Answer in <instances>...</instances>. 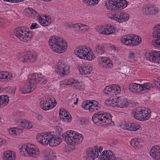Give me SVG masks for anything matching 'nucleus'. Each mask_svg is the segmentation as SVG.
<instances>
[{"label": "nucleus", "instance_id": "f257e3e1", "mask_svg": "<svg viewBox=\"0 0 160 160\" xmlns=\"http://www.w3.org/2000/svg\"><path fill=\"white\" fill-rule=\"evenodd\" d=\"M48 81L47 78L42 74L33 73L28 76V79L23 88V93H29L36 88L38 82L41 84H45Z\"/></svg>", "mask_w": 160, "mask_h": 160}, {"label": "nucleus", "instance_id": "f03ea898", "mask_svg": "<svg viewBox=\"0 0 160 160\" xmlns=\"http://www.w3.org/2000/svg\"><path fill=\"white\" fill-rule=\"evenodd\" d=\"M50 48L55 52L61 53L64 52L67 48V43L62 38L56 36L51 37L48 42Z\"/></svg>", "mask_w": 160, "mask_h": 160}, {"label": "nucleus", "instance_id": "7ed1b4c3", "mask_svg": "<svg viewBox=\"0 0 160 160\" xmlns=\"http://www.w3.org/2000/svg\"><path fill=\"white\" fill-rule=\"evenodd\" d=\"M62 137L67 143L72 144L81 142L83 138L82 134L72 130L68 131L63 133Z\"/></svg>", "mask_w": 160, "mask_h": 160}, {"label": "nucleus", "instance_id": "20e7f679", "mask_svg": "<svg viewBox=\"0 0 160 160\" xmlns=\"http://www.w3.org/2000/svg\"><path fill=\"white\" fill-rule=\"evenodd\" d=\"M112 116L108 112H100L95 113L92 117V120L95 124L109 125L112 121Z\"/></svg>", "mask_w": 160, "mask_h": 160}, {"label": "nucleus", "instance_id": "39448f33", "mask_svg": "<svg viewBox=\"0 0 160 160\" xmlns=\"http://www.w3.org/2000/svg\"><path fill=\"white\" fill-rule=\"evenodd\" d=\"M75 54L80 58L88 60H92L94 59L95 56L90 48L85 46H81L76 48Z\"/></svg>", "mask_w": 160, "mask_h": 160}, {"label": "nucleus", "instance_id": "423d86ee", "mask_svg": "<svg viewBox=\"0 0 160 160\" xmlns=\"http://www.w3.org/2000/svg\"><path fill=\"white\" fill-rule=\"evenodd\" d=\"M153 87L152 84L148 82L142 84L133 83L129 85L128 88L132 92L144 93L151 89Z\"/></svg>", "mask_w": 160, "mask_h": 160}, {"label": "nucleus", "instance_id": "0eeeda50", "mask_svg": "<svg viewBox=\"0 0 160 160\" xmlns=\"http://www.w3.org/2000/svg\"><path fill=\"white\" fill-rule=\"evenodd\" d=\"M38 55L34 51L31 52H21L17 55V58L23 62H33L37 60Z\"/></svg>", "mask_w": 160, "mask_h": 160}, {"label": "nucleus", "instance_id": "6e6552de", "mask_svg": "<svg viewBox=\"0 0 160 160\" xmlns=\"http://www.w3.org/2000/svg\"><path fill=\"white\" fill-rule=\"evenodd\" d=\"M150 111L143 110L140 108L136 109L132 113V115L135 119L144 121L149 119L150 118Z\"/></svg>", "mask_w": 160, "mask_h": 160}, {"label": "nucleus", "instance_id": "1a4fd4ad", "mask_svg": "<svg viewBox=\"0 0 160 160\" xmlns=\"http://www.w3.org/2000/svg\"><path fill=\"white\" fill-rule=\"evenodd\" d=\"M23 27H18L14 31V34L20 40L26 42L29 41L33 37L32 33L23 30Z\"/></svg>", "mask_w": 160, "mask_h": 160}, {"label": "nucleus", "instance_id": "9d476101", "mask_svg": "<svg viewBox=\"0 0 160 160\" xmlns=\"http://www.w3.org/2000/svg\"><path fill=\"white\" fill-rule=\"evenodd\" d=\"M141 40V38L138 36L129 35L122 37L121 41L125 45L133 46L139 44Z\"/></svg>", "mask_w": 160, "mask_h": 160}, {"label": "nucleus", "instance_id": "9b49d317", "mask_svg": "<svg viewBox=\"0 0 160 160\" xmlns=\"http://www.w3.org/2000/svg\"><path fill=\"white\" fill-rule=\"evenodd\" d=\"M40 107L45 111L53 108L56 105L57 103L53 97L46 96L43 100L40 102Z\"/></svg>", "mask_w": 160, "mask_h": 160}, {"label": "nucleus", "instance_id": "f8f14e48", "mask_svg": "<svg viewBox=\"0 0 160 160\" xmlns=\"http://www.w3.org/2000/svg\"><path fill=\"white\" fill-rule=\"evenodd\" d=\"M152 35L156 39L152 40V44L155 47L160 48V24L156 25L153 27Z\"/></svg>", "mask_w": 160, "mask_h": 160}, {"label": "nucleus", "instance_id": "ddd939ff", "mask_svg": "<svg viewBox=\"0 0 160 160\" xmlns=\"http://www.w3.org/2000/svg\"><path fill=\"white\" fill-rule=\"evenodd\" d=\"M70 67L62 61H59L56 68V71L61 76H64L68 74L69 72Z\"/></svg>", "mask_w": 160, "mask_h": 160}, {"label": "nucleus", "instance_id": "4468645a", "mask_svg": "<svg viewBox=\"0 0 160 160\" xmlns=\"http://www.w3.org/2000/svg\"><path fill=\"white\" fill-rule=\"evenodd\" d=\"M121 91L119 86L116 84H112L106 86L103 90V92L106 95L114 96L120 93Z\"/></svg>", "mask_w": 160, "mask_h": 160}, {"label": "nucleus", "instance_id": "2eb2a0df", "mask_svg": "<svg viewBox=\"0 0 160 160\" xmlns=\"http://www.w3.org/2000/svg\"><path fill=\"white\" fill-rule=\"evenodd\" d=\"M142 10L143 14L145 15H154L158 13V11L157 8L150 4L143 5Z\"/></svg>", "mask_w": 160, "mask_h": 160}, {"label": "nucleus", "instance_id": "dca6fc26", "mask_svg": "<svg viewBox=\"0 0 160 160\" xmlns=\"http://www.w3.org/2000/svg\"><path fill=\"white\" fill-rule=\"evenodd\" d=\"M147 60L155 62L160 63V52L154 51L145 54Z\"/></svg>", "mask_w": 160, "mask_h": 160}, {"label": "nucleus", "instance_id": "f3484780", "mask_svg": "<svg viewBox=\"0 0 160 160\" xmlns=\"http://www.w3.org/2000/svg\"><path fill=\"white\" fill-rule=\"evenodd\" d=\"M51 132H43L40 133L37 136L36 139L37 141L42 144L48 145V140L51 136Z\"/></svg>", "mask_w": 160, "mask_h": 160}, {"label": "nucleus", "instance_id": "a211bd4d", "mask_svg": "<svg viewBox=\"0 0 160 160\" xmlns=\"http://www.w3.org/2000/svg\"><path fill=\"white\" fill-rule=\"evenodd\" d=\"M25 151L30 156L34 157H37L39 154L38 150L34 145L29 143L28 144L26 147Z\"/></svg>", "mask_w": 160, "mask_h": 160}, {"label": "nucleus", "instance_id": "6ab92c4d", "mask_svg": "<svg viewBox=\"0 0 160 160\" xmlns=\"http://www.w3.org/2000/svg\"><path fill=\"white\" fill-rule=\"evenodd\" d=\"M129 15L124 12H120L115 14L112 17L114 20H116L119 22H122L127 21L129 19Z\"/></svg>", "mask_w": 160, "mask_h": 160}, {"label": "nucleus", "instance_id": "aec40b11", "mask_svg": "<svg viewBox=\"0 0 160 160\" xmlns=\"http://www.w3.org/2000/svg\"><path fill=\"white\" fill-rule=\"evenodd\" d=\"M150 154L156 160L160 159V146H156L152 147L150 152Z\"/></svg>", "mask_w": 160, "mask_h": 160}, {"label": "nucleus", "instance_id": "412c9836", "mask_svg": "<svg viewBox=\"0 0 160 160\" xmlns=\"http://www.w3.org/2000/svg\"><path fill=\"white\" fill-rule=\"evenodd\" d=\"M99 59V65L101 67L108 68L112 66L111 61L108 58L102 57Z\"/></svg>", "mask_w": 160, "mask_h": 160}, {"label": "nucleus", "instance_id": "4be33fe9", "mask_svg": "<svg viewBox=\"0 0 160 160\" xmlns=\"http://www.w3.org/2000/svg\"><path fill=\"white\" fill-rule=\"evenodd\" d=\"M92 67L89 65L84 64L79 66L78 70L81 74H86L90 73L92 70Z\"/></svg>", "mask_w": 160, "mask_h": 160}, {"label": "nucleus", "instance_id": "5701e85b", "mask_svg": "<svg viewBox=\"0 0 160 160\" xmlns=\"http://www.w3.org/2000/svg\"><path fill=\"white\" fill-rule=\"evenodd\" d=\"M51 136L49 138L50 139L48 140V143L51 147H55L61 142V139L60 138L52 135L51 133Z\"/></svg>", "mask_w": 160, "mask_h": 160}, {"label": "nucleus", "instance_id": "b1692460", "mask_svg": "<svg viewBox=\"0 0 160 160\" xmlns=\"http://www.w3.org/2000/svg\"><path fill=\"white\" fill-rule=\"evenodd\" d=\"M69 112H67L65 110H59V116L61 120L65 122H68L71 121L72 118L70 117ZM70 116L71 115H70Z\"/></svg>", "mask_w": 160, "mask_h": 160}, {"label": "nucleus", "instance_id": "393cba45", "mask_svg": "<svg viewBox=\"0 0 160 160\" xmlns=\"http://www.w3.org/2000/svg\"><path fill=\"white\" fill-rule=\"evenodd\" d=\"M87 160H93L97 158H98V152H95L94 148H89L88 149L87 152Z\"/></svg>", "mask_w": 160, "mask_h": 160}, {"label": "nucleus", "instance_id": "a878e982", "mask_svg": "<svg viewBox=\"0 0 160 160\" xmlns=\"http://www.w3.org/2000/svg\"><path fill=\"white\" fill-rule=\"evenodd\" d=\"M116 0H107L105 2V6L107 9L115 11H117Z\"/></svg>", "mask_w": 160, "mask_h": 160}, {"label": "nucleus", "instance_id": "bb28decb", "mask_svg": "<svg viewBox=\"0 0 160 160\" xmlns=\"http://www.w3.org/2000/svg\"><path fill=\"white\" fill-rule=\"evenodd\" d=\"M131 145L136 149H138L142 147L144 145L143 141L137 138L132 139L130 142Z\"/></svg>", "mask_w": 160, "mask_h": 160}, {"label": "nucleus", "instance_id": "cd10ccee", "mask_svg": "<svg viewBox=\"0 0 160 160\" xmlns=\"http://www.w3.org/2000/svg\"><path fill=\"white\" fill-rule=\"evenodd\" d=\"M15 158L16 154L14 151L7 150L4 152L3 158L4 160H15Z\"/></svg>", "mask_w": 160, "mask_h": 160}, {"label": "nucleus", "instance_id": "c85d7f7f", "mask_svg": "<svg viewBox=\"0 0 160 160\" xmlns=\"http://www.w3.org/2000/svg\"><path fill=\"white\" fill-rule=\"evenodd\" d=\"M128 104L129 102L126 98L121 97L117 98V107L122 108L127 107Z\"/></svg>", "mask_w": 160, "mask_h": 160}, {"label": "nucleus", "instance_id": "c756f323", "mask_svg": "<svg viewBox=\"0 0 160 160\" xmlns=\"http://www.w3.org/2000/svg\"><path fill=\"white\" fill-rule=\"evenodd\" d=\"M99 103L95 100L90 101V104L89 107L88 108V110L90 112H93L96 110L99 109L100 107L98 106Z\"/></svg>", "mask_w": 160, "mask_h": 160}, {"label": "nucleus", "instance_id": "7c9ffc66", "mask_svg": "<svg viewBox=\"0 0 160 160\" xmlns=\"http://www.w3.org/2000/svg\"><path fill=\"white\" fill-rule=\"evenodd\" d=\"M117 11L121 10L126 8L127 6V2L125 0H116Z\"/></svg>", "mask_w": 160, "mask_h": 160}, {"label": "nucleus", "instance_id": "2f4dec72", "mask_svg": "<svg viewBox=\"0 0 160 160\" xmlns=\"http://www.w3.org/2000/svg\"><path fill=\"white\" fill-rule=\"evenodd\" d=\"M45 18H43L41 17H39V22L40 24L43 26H47L51 23L50 19L47 16L44 15Z\"/></svg>", "mask_w": 160, "mask_h": 160}, {"label": "nucleus", "instance_id": "473e14b6", "mask_svg": "<svg viewBox=\"0 0 160 160\" xmlns=\"http://www.w3.org/2000/svg\"><path fill=\"white\" fill-rule=\"evenodd\" d=\"M140 128V125L136 123H132L130 125H127L125 129L131 131H136Z\"/></svg>", "mask_w": 160, "mask_h": 160}, {"label": "nucleus", "instance_id": "72a5a7b5", "mask_svg": "<svg viewBox=\"0 0 160 160\" xmlns=\"http://www.w3.org/2000/svg\"><path fill=\"white\" fill-rule=\"evenodd\" d=\"M25 12L31 14V17L33 18H35L39 16V14L36 10H34L32 8H26L25 10Z\"/></svg>", "mask_w": 160, "mask_h": 160}, {"label": "nucleus", "instance_id": "f704fd0d", "mask_svg": "<svg viewBox=\"0 0 160 160\" xmlns=\"http://www.w3.org/2000/svg\"><path fill=\"white\" fill-rule=\"evenodd\" d=\"M94 50L97 54L102 55L104 53L105 50L103 46L97 45L95 46Z\"/></svg>", "mask_w": 160, "mask_h": 160}, {"label": "nucleus", "instance_id": "c9c22d12", "mask_svg": "<svg viewBox=\"0 0 160 160\" xmlns=\"http://www.w3.org/2000/svg\"><path fill=\"white\" fill-rule=\"evenodd\" d=\"M117 98H114V99H108L105 101V104L107 106L109 107H115L117 106Z\"/></svg>", "mask_w": 160, "mask_h": 160}, {"label": "nucleus", "instance_id": "e433bc0d", "mask_svg": "<svg viewBox=\"0 0 160 160\" xmlns=\"http://www.w3.org/2000/svg\"><path fill=\"white\" fill-rule=\"evenodd\" d=\"M106 27L107 28L106 29V31L105 32V34H115L116 29L113 26H111L106 25Z\"/></svg>", "mask_w": 160, "mask_h": 160}, {"label": "nucleus", "instance_id": "4c0bfd02", "mask_svg": "<svg viewBox=\"0 0 160 160\" xmlns=\"http://www.w3.org/2000/svg\"><path fill=\"white\" fill-rule=\"evenodd\" d=\"M0 79L8 80L11 78L12 76L10 73L8 72H0Z\"/></svg>", "mask_w": 160, "mask_h": 160}, {"label": "nucleus", "instance_id": "58836bf2", "mask_svg": "<svg viewBox=\"0 0 160 160\" xmlns=\"http://www.w3.org/2000/svg\"><path fill=\"white\" fill-rule=\"evenodd\" d=\"M21 125L23 128L29 129L32 127V125L31 123L30 122L26 120H23L21 122Z\"/></svg>", "mask_w": 160, "mask_h": 160}, {"label": "nucleus", "instance_id": "ea45409f", "mask_svg": "<svg viewBox=\"0 0 160 160\" xmlns=\"http://www.w3.org/2000/svg\"><path fill=\"white\" fill-rule=\"evenodd\" d=\"M107 160H116V158L114 156L113 152L110 150H107Z\"/></svg>", "mask_w": 160, "mask_h": 160}, {"label": "nucleus", "instance_id": "a19ab883", "mask_svg": "<svg viewBox=\"0 0 160 160\" xmlns=\"http://www.w3.org/2000/svg\"><path fill=\"white\" fill-rule=\"evenodd\" d=\"M73 87H75L77 89L82 90L84 88V86L82 83L79 82L78 81L76 80V82L73 85Z\"/></svg>", "mask_w": 160, "mask_h": 160}, {"label": "nucleus", "instance_id": "79ce46f5", "mask_svg": "<svg viewBox=\"0 0 160 160\" xmlns=\"http://www.w3.org/2000/svg\"><path fill=\"white\" fill-rule=\"evenodd\" d=\"M137 54L135 52L130 51L129 53V58L130 60L135 61L137 59Z\"/></svg>", "mask_w": 160, "mask_h": 160}, {"label": "nucleus", "instance_id": "37998d69", "mask_svg": "<svg viewBox=\"0 0 160 160\" xmlns=\"http://www.w3.org/2000/svg\"><path fill=\"white\" fill-rule=\"evenodd\" d=\"M106 154H107V150L103 151L100 155H98V158H100V160H107Z\"/></svg>", "mask_w": 160, "mask_h": 160}, {"label": "nucleus", "instance_id": "c03bdc74", "mask_svg": "<svg viewBox=\"0 0 160 160\" xmlns=\"http://www.w3.org/2000/svg\"><path fill=\"white\" fill-rule=\"evenodd\" d=\"M90 104V101H86L84 102L82 104L81 107L84 109L86 110H88V108H89Z\"/></svg>", "mask_w": 160, "mask_h": 160}, {"label": "nucleus", "instance_id": "a18cd8bd", "mask_svg": "<svg viewBox=\"0 0 160 160\" xmlns=\"http://www.w3.org/2000/svg\"><path fill=\"white\" fill-rule=\"evenodd\" d=\"M75 82H76V80L73 79H66L65 80V82L66 85H71L73 87L75 83Z\"/></svg>", "mask_w": 160, "mask_h": 160}, {"label": "nucleus", "instance_id": "49530a36", "mask_svg": "<svg viewBox=\"0 0 160 160\" xmlns=\"http://www.w3.org/2000/svg\"><path fill=\"white\" fill-rule=\"evenodd\" d=\"M107 28L106 27V25L101 26L99 29V32L100 34H105L106 29Z\"/></svg>", "mask_w": 160, "mask_h": 160}, {"label": "nucleus", "instance_id": "de8ad7c7", "mask_svg": "<svg viewBox=\"0 0 160 160\" xmlns=\"http://www.w3.org/2000/svg\"><path fill=\"white\" fill-rule=\"evenodd\" d=\"M100 0H90L88 5L93 6L98 4Z\"/></svg>", "mask_w": 160, "mask_h": 160}, {"label": "nucleus", "instance_id": "09e8293b", "mask_svg": "<svg viewBox=\"0 0 160 160\" xmlns=\"http://www.w3.org/2000/svg\"><path fill=\"white\" fill-rule=\"evenodd\" d=\"M8 131L10 134L12 135L13 136L16 135L17 134V130L16 128H10L9 129Z\"/></svg>", "mask_w": 160, "mask_h": 160}, {"label": "nucleus", "instance_id": "8fccbe9b", "mask_svg": "<svg viewBox=\"0 0 160 160\" xmlns=\"http://www.w3.org/2000/svg\"><path fill=\"white\" fill-rule=\"evenodd\" d=\"M82 28H80V31H82L83 32H86L87 31L88 29H89V27L88 25L85 24H82Z\"/></svg>", "mask_w": 160, "mask_h": 160}, {"label": "nucleus", "instance_id": "3c124183", "mask_svg": "<svg viewBox=\"0 0 160 160\" xmlns=\"http://www.w3.org/2000/svg\"><path fill=\"white\" fill-rule=\"evenodd\" d=\"M82 24L81 23H76L73 24V28L75 30H79L80 28H82Z\"/></svg>", "mask_w": 160, "mask_h": 160}, {"label": "nucleus", "instance_id": "603ef678", "mask_svg": "<svg viewBox=\"0 0 160 160\" xmlns=\"http://www.w3.org/2000/svg\"><path fill=\"white\" fill-rule=\"evenodd\" d=\"M94 149L95 152H98V155H99V152L100 153L103 149V148L102 147H99L98 148V147L97 146H95L94 147Z\"/></svg>", "mask_w": 160, "mask_h": 160}, {"label": "nucleus", "instance_id": "864d4df0", "mask_svg": "<svg viewBox=\"0 0 160 160\" xmlns=\"http://www.w3.org/2000/svg\"><path fill=\"white\" fill-rule=\"evenodd\" d=\"M69 100L72 104L73 103L74 104H77L78 99V98H72L70 100ZM70 103V102H69V103Z\"/></svg>", "mask_w": 160, "mask_h": 160}, {"label": "nucleus", "instance_id": "5fc2aeb1", "mask_svg": "<svg viewBox=\"0 0 160 160\" xmlns=\"http://www.w3.org/2000/svg\"><path fill=\"white\" fill-rule=\"evenodd\" d=\"M154 84L156 88L160 89V78L155 82Z\"/></svg>", "mask_w": 160, "mask_h": 160}, {"label": "nucleus", "instance_id": "6e6d98bb", "mask_svg": "<svg viewBox=\"0 0 160 160\" xmlns=\"http://www.w3.org/2000/svg\"><path fill=\"white\" fill-rule=\"evenodd\" d=\"M39 28V25L37 24V23H33L30 27V29H33L36 28Z\"/></svg>", "mask_w": 160, "mask_h": 160}, {"label": "nucleus", "instance_id": "4d7b16f0", "mask_svg": "<svg viewBox=\"0 0 160 160\" xmlns=\"http://www.w3.org/2000/svg\"><path fill=\"white\" fill-rule=\"evenodd\" d=\"M24 0H4V1L11 2L12 3H16L22 2Z\"/></svg>", "mask_w": 160, "mask_h": 160}, {"label": "nucleus", "instance_id": "13d9d810", "mask_svg": "<svg viewBox=\"0 0 160 160\" xmlns=\"http://www.w3.org/2000/svg\"><path fill=\"white\" fill-rule=\"evenodd\" d=\"M6 141L4 139L0 138V147L5 144Z\"/></svg>", "mask_w": 160, "mask_h": 160}, {"label": "nucleus", "instance_id": "bf43d9fd", "mask_svg": "<svg viewBox=\"0 0 160 160\" xmlns=\"http://www.w3.org/2000/svg\"><path fill=\"white\" fill-rule=\"evenodd\" d=\"M65 25L66 27L69 28H73V24L72 23H66L65 24Z\"/></svg>", "mask_w": 160, "mask_h": 160}, {"label": "nucleus", "instance_id": "052dcab7", "mask_svg": "<svg viewBox=\"0 0 160 160\" xmlns=\"http://www.w3.org/2000/svg\"><path fill=\"white\" fill-rule=\"evenodd\" d=\"M89 0H82V1L84 3L86 4L87 5H88Z\"/></svg>", "mask_w": 160, "mask_h": 160}, {"label": "nucleus", "instance_id": "680f3d73", "mask_svg": "<svg viewBox=\"0 0 160 160\" xmlns=\"http://www.w3.org/2000/svg\"><path fill=\"white\" fill-rule=\"evenodd\" d=\"M27 145L26 144L23 145L21 147V149L23 150L24 149L25 150V151L26 147L27 146Z\"/></svg>", "mask_w": 160, "mask_h": 160}, {"label": "nucleus", "instance_id": "e2e57ef3", "mask_svg": "<svg viewBox=\"0 0 160 160\" xmlns=\"http://www.w3.org/2000/svg\"><path fill=\"white\" fill-rule=\"evenodd\" d=\"M66 85V84H65V83L64 82V83H62L61 84V87H65Z\"/></svg>", "mask_w": 160, "mask_h": 160}, {"label": "nucleus", "instance_id": "0e129e2a", "mask_svg": "<svg viewBox=\"0 0 160 160\" xmlns=\"http://www.w3.org/2000/svg\"><path fill=\"white\" fill-rule=\"evenodd\" d=\"M56 129H58V130H59V129H61V128H60L59 127V126H57L56 127Z\"/></svg>", "mask_w": 160, "mask_h": 160}, {"label": "nucleus", "instance_id": "69168bd1", "mask_svg": "<svg viewBox=\"0 0 160 160\" xmlns=\"http://www.w3.org/2000/svg\"><path fill=\"white\" fill-rule=\"evenodd\" d=\"M2 22V19L0 18V23Z\"/></svg>", "mask_w": 160, "mask_h": 160}, {"label": "nucleus", "instance_id": "338daca9", "mask_svg": "<svg viewBox=\"0 0 160 160\" xmlns=\"http://www.w3.org/2000/svg\"><path fill=\"white\" fill-rule=\"evenodd\" d=\"M113 49H115V46H113Z\"/></svg>", "mask_w": 160, "mask_h": 160}]
</instances>
